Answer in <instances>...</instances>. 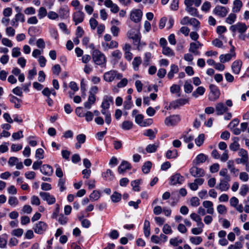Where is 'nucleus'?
<instances>
[{
    "instance_id": "f257e3e1",
    "label": "nucleus",
    "mask_w": 249,
    "mask_h": 249,
    "mask_svg": "<svg viewBox=\"0 0 249 249\" xmlns=\"http://www.w3.org/2000/svg\"><path fill=\"white\" fill-rule=\"evenodd\" d=\"M123 75L122 74L115 70H111L106 72L103 76L104 80L107 82H111L115 79H121Z\"/></svg>"
},
{
    "instance_id": "f03ea898",
    "label": "nucleus",
    "mask_w": 249,
    "mask_h": 249,
    "mask_svg": "<svg viewBox=\"0 0 249 249\" xmlns=\"http://www.w3.org/2000/svg\"><path fill=\"white\" fill-rule=\"evenodd\" d=\"M92 57L93 61L97 65H102L106 63V59L104 54L98 50L93 51Z\"/></svg>"
},
{
    "instance_id": "7ed1b4c3",
    "label": "nucleus",
    "mask_w": 249,
    "mask_h": 249,
    "mask_svg": "<svg viewBox=\"0 0 249 249\" xmlns=\"http://www.w3.org/2000/svg\"><path fill=\"white\" fill-rule=\"evenodd\" d=\"M127 36L129 39L132 40L134 45L135 43H139L142 37L140 30L134 28L130 29L127 32Z\"/></svg>"
},
{
    "instance_id": "20e7f679",
    "label": "nucleus",
    "mask_w": 249,
    "mask_h": 249,
    "mask_svg": "<svg viewBox=\"0 0 249 249\" xmlns=\"http://www.w3.org/2000/svg\"><path fill=\"white\" fill-rule=\"evenodd\" d=\"M248 29V26L245 23L238 22L231 25L230 30L232 32L233 35H235L236 32L240 34H244Z\"/></svg>"
},
{
    "instance_id": "39448f33",
    "label": "nucleus",
    "mask_w": 249,
    "mask_h": 249,
    "mask_svg": "<svg viewBox=\"0 0 249 249\" xmlns=\"http://www.w3.org/2000/svg\"><path fill=\"white\" fill-rule=\"evenodd\" d=\"M229 12V8L221 5H216L213 10V13L220 18L225 17Z\"/></svg>"
},
{
    "instance_id": "423d86ee",
    "label": "nucleus",
    "mask_w": 249,
    "mask_h": 249,
    "mask_svg": "<svg viewBox=\"0 0 249 249\" xmlns=\"http://www.w3.org/2000/svg\"><path fill=\"white\" fill-rule=\"evenodd\" d=\"M184 180V178L179 173H176L169 178L170 185H178L181 184Z\"/></svg>"
},
{
    "instance_id": "0eeeda50",
    "label": "nucleus",
    "mask_w": 249,
    "mask_h": 249,
    "mask_svg": "<svg viewBox=\"0 0 249 249\" xmlns=\"http://www.w3.org/2000/svg\"><path fill=\"white\" fill-rule=\"evenodd\" d=\"M235 48L232 47L231 48L230 53H227L225 54H221L219 56V60L221 63H226L231 60L232 57H235L236 53L234 51Z\"/></svg>"
},
{
    "instance_id": "6e6552de",
    "label": "nucleus",
    "mask_w": 249,
    "mask_h": 249,
    "mask_svg": "<svg viewBox=\"0 0 249 249\" xmlns=\"http://www.w3.org/2000/svg\"><path fill=\"white\" fill-rule=\"evenodd\" d=\"M142 16V12L140 9H134L132 10L130 14L131 20L135 23H138L141 20Z\"/></svg>"
},
{
    "instance_id": "1a4fd4ad",
    "label": "nucleus",
    "mask_w": 249,
    "mask_h": 249,
    "mask_svg": "<svg viewBox=\"0 0 249 249\" xmlns=\"http://www.w3.org/2000/svg\"><path fill=\"white\" fill-rule=\"evenodd\" d=\"M180 120L179 115H172L167 117L165 119L164 123L167 126H173L176 125Z\"/></svg>"
},
{
    "instance_id": "9d476101",
    "label": "nucleus",
    "mask_w": 249,
    "mask_h": 249,
    "mask_svg": "<svg viewBox=\"0 0 249 249\" xmlns=\"http://www.w3.org/2000/svg\"><path fill=\"white\" fill-rule=\"evenodd\" d=\"M47 225L43 221H39L37 223L33 229L35 232L37 234H42L46 230Z\"/></svg>"
},
{
    "instance_id": "9b49d317",
    "label": "nucleus",
    "mask_w": 249,
    "mask_h": 249,
    "mask_svg": "<svg viewBox=\"0 0 249 249\" xmlns=\"http://www.w3.org/2000/svg\"><path fill=\"white\" fill-rule=\"evenodd\" d=\"M40 196L43 200L46 201L49 205L54 204L55 202V197L49 193L41 192L39 193Z\"/></svg>"
},
{
    "instance_id": "f8f14e48",
    "label": "nucleus",
    "mask_w": 249,
    "mask_h": 249,
    "mask_svg": "<svg viewBox=\"0 0 249 249\" xmlns=\"http://www.w3.org/2000/svg\"><path fill=\"white\" fill-rule=\"evenodd\" d=\"M188 102V100L187 99H178L170 103L169 107V108L176 109L184 105Z\"/></svg>"
},
{
    "instance_id": "ddd939ff",
    "label": "nucleus",
    "mask_w": 249,
    "mask_h": 249,
    "mask_svg": "<svg viewBox=\"0 0 249 249\" xmlns=\"http://www.w3.org/2000/svg\"><path fill=\"white\" fill-rule=\"evenodd\" d=\"M215 111L216 115H222L226 113L228 110V108L223 103L219 102L215 105Z\"/></svg>"
},
{
    "instance_id": "4468645a",
    "label": "nucleus",
    "mask_w": 249,
    "mask_h": 249,
    "mask_svg": "<svg viewBox=\"0 0 249 249\" xmlns=\"http://www.w3.org/2000/svg\"><path fill=\"white\" fill-rule=\"evenodd\" d=\"M210 89L211 90V93L210 98L211 100L214 101L217 99L220 95V92L217 87L214 85H210Z\"/></svg>"
},
{
    "instance_id": "2eb2a0df",
    "label": "nucleus",
    "mask_w": 249,
    "mask_h": 249,
    "mask_svg": "<svg viewBox=\"0 0 249 249\" xmlns=\"http://www.w3.org/2000/svg\"><path fill=\"white\" fill-rule=\"evenodd\" d=\"M85 14L81 11H78L75 12L73 15V20L75 24L77 25L82 22L84 18Z\"/></svg>"
},
{
    "instance_id": "dca6fc26",
    "label": "nucleus",
    "mask_w": 249,
    "mask_h": 249,
    "mask_svg": "<svg viewBox=\"0 0 249 249\" xmlns=\"http://www.w3.org/2000/svg\"><path fill=\"white\" fill-rule=\"evenodd\" d=\"M104 4L107 7L109 8L111 12L113 13H117L119 11L118 5L114 3L111 0H105Z\"/></svg>"
},
{
    "instance_id": "f3484780",
    "label": "nucleus",
    "mask_w": 249,
    "mask_h": 249,
    "mask_svg": "<svg viewBox=\"0 0 249 249\" xmlns=\"http://www.w3.org/2000/svg\"><path fill=\"white\" fill-rule=\"evenodd\" d=\"M242 65V62L240 60L234 61L231 65V69L233 73L238 74L240 73Z\"/></svg>"
},
{
    "instance_id": "a211bd4d",
    "label": "nucleus",
    "mask_w": 249,
    "mask_h": 249,
    "mask_svg": "<svg viewBox=\"0 0 249 249\" xmlns=\"http://www.w3.org/2000/svg\"><path fill=\"white\" fill-rule=\"evenodd\" d=\"M113 102V98L110 96H105L104 97L103 102L101 105L102 108L108 109L110 107V103Z\"/></svg>"
},
{
    "instance_id": "6ab92c4d",
    "label": "nucleus",
    "mask_w": 249,
    "mask_h": 249,
    "mask_svg": "<svg viewBox=\"0 0 249 249\" xmlns=\"http://www.w3.org/2000/svg\"><path fill=\"white\" fill-rule=\"evenodd\" d=\"M95 100L96 98L95 95L91 93V92H89L88 100L84 104L85 107L86 108L90 109L91 108V105L95 103Z\"/></svg>"
},
{
    "instance_id": "aec40b11",
    "label": "nucleus",
    "mask_w": 249,
    "mask_h": 249,
    "mask_svg": "<svg viewBox=\"0 0 249 249\" xmlns=\"http://www.w3.org/2000/svg\"><path fill=\"white\" fill-rule=\"evenodd\" d=\"M202 204L203 207L207 209V213L211 214L213 213L214 209L213 208V203L212 202L209 200H205L203 202Z\"/></svg>"
},
{
    "instance_id": "412c9836",
    "label": "nucleus",
    "mask_w": 249,
    "mask_h": 249,
    "mask_svg": "<svg viewBox=\"0 0 249 249\" xmlns=\"http://www.w3.org/2000/svg\"><path fill=\"white\" fill-rule=\"evenodd\" d=\"M243 6V3L241 0H234L233 2L232 11L233 13H238Z\"/></svg>"
},
{
    "instance_id": "4be33fe9",
    "label": "nucleus",
    "mask_w": 249,
    "mask_h": 249,
    "mask_svg": "<svg viewBox=\"0 0 249 249\" xmlns=\"http://www.w3.org/2000/svg\"><path fill=\"white\" fill-rule=\"evenodd\" d=\"M131 169V164L126 160H123L118 167V171H125Z\"/></svg>"
},
{
    "instance_id": "5701e85b",
    "label": "nucleus",
    "mask_w": 249,
    "mask_h": 249,
    "mask_svg": "<svg viewBox=\"0 0 249 249\" xmlns=\"http://www.w3.org/2000/svg\"><path fill=\"white\" fill-rule=\"evenodd\" d=\"M229 181L227 180H221L219 184L216 188L220 190L221 191H227L229 189V184H228Z\"/></svg>"
},
{
    "instance_id": "b1692460",
    "label": "nucleus",
    "mask_w": 249,
    "mask_h": 249,
    "mask_svg": "<svg viewBox=\"0 0 249 249\" xmlns=\"http://www.w3.org/2000/svg\"><path fill=\"white\" fill-rule=\"evenodd\" d=\"M157 132L158 130L157 128H155L153 130L151 129H148L144 132L143 135L145 136L148 137L150 140H153L155 138V135Z\"/></svg>"
},
{
    "instance_id": "393cba45",
    "label": "nucleus",
    "mask_w": 249,
    "mask_h": 249,
    "mask_svg": "<svg viewBox=\"0 0 249 249\" xmlns=\"http://www.w3.org/2000/svg\"><path fill=\"white\" fill-rule=\"evenodd\" d=\"M10 97V101L14 104V107L15 108H19L20 107V103H21L22 101L21 99L18 98L17 97L10 94L9 95Z\"/></svg>"
},
{
    "instance_id": "a878e982",
    "label": "nucleus",
    "mask_w": 249,
    "mask_h": 249,
    "mask_svg": "<svg viewBox=\"0 0 249 249\" xmlns=\"http://www.w3.org/2000/svg\"><path fill=\"white\" fill-rule=\"evenodd\" d=\"M207 159V157L204 154H200L198 155L195 160L193 161L195 165H196L200 163H203Z\"/></svg>"
},
{
    "instance_id": "bb28decb",
    "label": "nucleus",
    "mask_w": 249,
    "mask_h": 249,
    "mask_svg": "<svg viewBox=\"0 0 249 249\" xmlns=\"http://www.w3.org/2000/svg\"><path fill=\"white\" fill-rule=\"evenodd\" d=\"M198 49L197 46L195 42H191L190 44L189 51L194 53L195 55H199L200 54V52L197 50Z\"/></svg>"
},
{
    "instance_id": "cd10ccee",
    "label": "nucleus",
    "mask_w": 249,
    "mask_h": 249,
    "mask_svg": "<svg viewBox=\"0 0 249 249\" xmlns=\"http://www.w3.org/2000/svg\"><path fill=\"white\" fill-rule=\"evenodd\" d=\"M142 63V59L140 56L135 57L132 62V65L134 70L135 71L139 70V67Z\"/></svg>"
},
{
    "instance_id": "c85d7f7f",
    "label": "nucleus",
    "mask_w": 249,
    "mask_h": 249,
    "mask_svg": "<svg viewBox=\"0 0 249 249\" xmlns=\"http://www.w3.org/2000/svg\"><path fill=\"white\" fill-rule=\"evenodd\" d=\"M143 232L144 235L148 237L150 234V222L147 220H145L143 227Z\"/></svg>"
},
{
    "instance_id": "c756f323",
    "label": "nucleus",
    "mask_w": 249,
    "mask_h": 249,
    "mask_svg": "<svg viewBox=\"0 0 249 249\" xmlns=\"http://www.w3.org/2000/svg\"><path fill=\"white\" fill-rule=\"evenodd\" d=\"M178 156V151L176 149L168 150L166 153V157L168 159H175Z\"/></svg>"
},
{
    "instance_id": "7c9ffc66",
    "label": "nucleus",
    "mask_w": 249,
    "mask_h": 249,
    "mask_svg": "<svg viewBox=\"0 0 249 249\" xmlns=\"http://www.w3.org/2000/svg\"><path fill=\"white\" fill-rule=\"evenodd\" d=\"M233 140V142L230 145L229 147L231 150L236 151L239 149L240 146L238 142L239 139L237 137H234Z\"/></svg>"
},
{
    "instance_id": "2f4dec72",
    "label": "nucleus",
    "mask_w": 249,
    "mask_h": 249,
    "mask_svg": "<svg viewBox=\"0 0 249 249\" xmlns=\"http://www.w3.org/2000/svg\"><path fill=\"white\" fill-rule=\"evenodd\" d=\"M205 91V89L203 87H198L195 91H194L192 95L195 97L197 98L198 97L199 95H202Z\"/></svg>"
},
{
    "instance_id": "473e14b6",
    "label": "nucleus",
    "mask_w": 249,
    "mask_h": 249,
    "mask_svg": "<svg viewBox=\"0 0 249 249\" xmlns=\"http://www.w3.org/2000/svg\"><path fill=\"white\" fill-rule=\"evenodd\" d=\"M238 155L243 159V160L248 161L249 160V155L247 150L241 148L239 150Z\"/></svg>"
},
{
    "instance_id": "72a5a7b5",
    "label": "nucleus",
    "mask_w": 249,
    "mask_h": 249,
    "mask_svg": "<svg viewBox=\"0 0 249 249\" xmlns=\"http://www.w3.org/2000/svg\"><path fill=\"white\" fill-rule=\"evenodd\" d=\"M133 124L131 121H125L121 124V128L125 130L131 129L133 127Z\"/></svg>"
},
{
    "instance_id": "f704fd0d",
    "label": "nucleus",
    "mask_w": 249,
    "mask_h": 249,
    "mask_svg": "<svg viewBox=\"0 0 249 249\" xmlns=\"http://www.w3.org/2000/svg\"><path fill=\"white\" fill-rule=\"evenodd\" d=\"M237 18L236 15L234 13L230 14L226 18V22L229 24L233 23Z\"/></svg>"
},
{
    "instance_id": "c9c22d12",
    "label": "nucleus",
    "mask_w": 249,
    "mask_h": 249,
    "mask_svg": "<svg viewBox=\"0 0 249 249\" xmlns=\"http://www.w3.org/2000/svg\"><path fill=\"white\" fill-rule=\"evenodd\" d=\"M162 53L167 56H174L175 55V53L174 51L169 47L166 46L162 48Z\"/></svg>"
},
{
    "instance_id": "e433bc0d",
    "label": "nucleus",
    "mask_w": 249,
    "mask_h": 249,
    "mask_svg": "<svg viewBox=\"0 0 249 249\" xmlns=\"http://www.w3.org/2000/svg\"><path fill=\"white\" fill-rule=\"evenodd\" d=\"M100 196L101 194L99 191L97 190H94L89 195V198L91 201H94L97 200Z\"/></svg>"
},
{
    "instance_id": "4c0bfd02",
    "label": "nucleus",
    "mask_w": 249,
    "mask_h": 249,
    "mask_svg": "<svg viewBox=\"0 0 249 249\" xmlns=\"http://www.w3.org/2000/svg\"><path fill=\"white\" fill-rule=\"evenodd\" d=\"M158 147L159 143L149 144L146 146L145 150L147 153H154L156 151Z\"/></svg>"
},
{
    "instance_id": "58836bf2",
    "label": "nucleus",
    "mask_w": 249,
    "mask_h": 249,
    "mask_svg": "<svg viewBox=\"0 0 249 249\" xmlns=\"http://www.w3.org/2000/svg\"><path fill=\"white\" fill-rule=\"evenodd\" d=\"M151 53L149 52H146L144 54L143 58V65L145 67H147L150 64V60L151 58Z\"/></svg>"
},
{
    "instance_id": "ea45409f",
    "label": "nucleus",
    "mask_w": 249,
    "mask_h": 249,
    "mask_svg": "<svg viewBox=\"0 0 249 249\" xmlns=\"http://www.w3.org/2000/svg\"><path fill=\"white\" fill-rule=\"evenodd\" d=\"M47 10L43 7H41L38 10V17L39 19H41L47 15Z\"/></svg>"
},
{
    "instance_id": "a19ab883",
    "label": "nucleus",
    "mask_w": 249,
    "mask_h": 249,
    "mask_svg": "<svg viewBox=\"0 0 249 249\" xmlns=\"http://www.w3.org/2000/svg\"><path fill=\"white\" fill-rule=\"evenodd\" d=\"M185 10L189 13L191 15L195 17L198 16L197 10L193 7H186Z\"/></svg>"
},
{
    "instance_id": "79ce46f5",
    "label": "nucleus",
    "mask_w": 249,
    "mask_h": 249,
    "mask_svg": "<svg viewBox=\"0 0 249 249\" xmlns=\"http://www.w3.org/2000/svg\"><path fill=\"white\" fill-rule=\"evenodd\" d=\"M111 199L113 202H118L121 199V195L116 192H114L111 196Z\"/></svg>"
},
{
    "instance_id": "37998d69",
    "label": "nucleus",
    "mask_w": 249,
    "mask_h": 249,
    "mask_svg": "<svg viewBox=\"0 0 249 249\" xmlns=\"http://www.w3.org/2000/svg\"><path fill=\"white\" fill-rule=\"evenodd\" d=\"M204 141V135L203 134H200L198 135L197 138L195 139L196 144L198 146H201Z\"/></svg>"
},
{
    "instance_id": "c03bdc74",
    "label": "nucleus",
    "mask_w": 249,
    "mask_h": 249,
    "mask_svg": "<svg viewBox=\"0 0 249 249\" xmlns=\"http://www.w3.org/2000/svg\"><path fill=\"white\" fill-rule=\"evenodd\" d=\"M190 241L192 244L197 245L202 242V238L200 236L191 237Z\"/></svg>"
},
{
    "instance_id": "a18cd8bd",
    "label": "nucleus",
    "mask_w": 249,
    "mask_h": 249,
    "mask_svg": "<svg viewBox=\"0 0 249 249\" xmlns=\"http://www.w3.org/2000/svg\"><path fill=\"white\" fill-rule=\"evenodd\" d=\"M194 138L193 136L189 135L188 133L182 135L180 137V139H183V141L185 143H189L194 140Z\"/></svg>"
},
{
    "instance_id": "49530a36",
    "label": "nucleus",
    "mask_w": 249,
    "mask_h": 249,
    "mask_svg": "<svg viewBox=\"0 0 249 249\" xmlns=\"http://www.w3.org/2000/svg\"><path fill=\"white\" fill-rule=\"evenodd\" d=\"M249 191V186L247 184H244L240 187L239 194L242 196H245Z\"/></svg>"
},
{
    "instance_id": "de8ad7c7",
    "label": "nucleus",
    "mask_w": 249,
    "mask_h": 249,
    "mask_svg": "<svg viewBox=\"0 0 249 249\" xmlns=\"http://www.w3.org/2000/svg\"><path fill=\"white\" fill-rule=\"evenodd\" d=\"M184 91L186 93H191L193 89V86L190 84V82L186 81L185 82L184 85Z\"/></svg>"
},
{
    "instance_id": "09e8293b",
    "label": "nucleus",
    "mask_w": 249,
    "mask_h": 249,
    "mask_svg": "<svg viewBox=\"0 0 249 249\" xmlns=\"http://www.w3.org/2000/svg\"><path fill=\"white\" fill-rule=\"evenodd\" d=\"M162 231L165 234H171L173 232L170 226L167 224H165L163 225Z\"/></svg>"
},
{
    "instance_id": "8fccbe9b",
    "label": "nucleus",
    "mask_w": 249,
    "mask_h": 249,
    "mask_svg": "<svg viewBox=\"0 0 249 249\" xmlns=\"http://www.w3.org/2000/svg\"><path fill=\"white\" fill-rule=\"evenodd\" d=\"M57 220L61 225H65L68 222V218L63 214H61L58 215Z\"/></svg>"
},
{
    "instance_id": "3c124183",
    "label": "nucleus",
    "mask_w": 249,
    "mask_h": 249,
    "mask_svg": "<svg viewBox=\"0 0 249 249\" xmlns=\"http://www.w3.org/2000/svg\"><path fill=\"white\" fill-rule=\"evenodd\" d=\"M6 235L0 236V248H5L7 245Z\"/></svg>"
},
{
    "instance_id": "603ef678",
    "label": "nucleus",
    "mask_w": 249,
    "mask_h": 249,
    "mask_svg": "<svg viewBox=\"0 0 249 249\" xmlns=\"http://www.w3.org/2000/svg\"><path fill=\"white\" fill-rule=\"evenodd\" d=\"M190 204L193 207H197L200 204L199 199L197 197L194 196L191 198Z\"/></svg>"
},
{
    "instance_id": "864d4df0",
    "label": "nucleus",
    "mask_w": 249,
    "mask_h": 249,
    "mask_svg": "<svg viewBox=\"0 0 249 249\" xmlns=\"http://www.w3.org/2000/svg\"><path fill=\"white\" fill-rule=\"evenodd\" d=\"M243 248V244L240 242H236L234 244L231 245L228 249H241Z\"/></svg>"
},
{
    "instance_id": "5fc2aeb1",
    "label": "nucleus",
    "mask_w": 249,
    "mask_h": 249,
    "mask_svg": "<svg viewBox=\"0 0 249 249\" xmlns=\"http://www.w3.org/2000/svg\"><path fill=\"white\" fill-rule=\"evenodd\" d=\"M140 180H133L131 182V185L133 188V190L135 191H140Z\"/></svg>"
},
{
    "instance_id": "6e6d98bb",
    "label": "nucleus",
    "mask_w": 249,
    "mask_h": 249,
    "mask_svg": "<svg viewBox=\"0 0 249 249\" xmlns=\"http://www.w3.org/2000/svg\"><path fill=\"white\" fill-rule=\"evenodd\" d=\"M32 208L31 206L25 205L23 207L21 211L22 213L30 214L32 213Z\"/></svg>"
},
{
    "instance_id": "4d7b16f0",
    "label": "nucleus",
    "mask_w": 249,
    "mask_h": 249,
    "mask_svg": "<svg viewBox=\"0 0 249 249\" xmlns=\"http://www.w3.org/2000/svg\"><path fill=\"white\" fill-rule=\"evenodd\" d=\"M190 24L193 26L195 28L198 29L199 28L200 22L196 18H191L190 20Z\"/></svg>"
},
{
    "instance_id": "13d9d810",
    "label": "nucleus",
    "mask_w": 249,
    "mask_h": 249,
    "mask_svg": "<svg viewBox=\"0 0 249 249\" xmlns=\"http://www.w3.org/2000/svg\"><path fill=\"white\" fill-rule=\"evenodd\" d=\"M152 167V162L150 161L145 162L142 166V171H149Z\"/></svg>"
},
{
    "instance_id": "bf43d9fd",
    "label": "nucleus",
    "mask_w": 249,
    "mask_h": 249,
    "mask_svg": "<svg viewBox=\"0 0 249 249\" xmlns=\"http://www.w3.org/2000/svg\"><path fill=\"white\" fill-rule=\"evenodd\" d=\"M23 233V230L22 229H17L14 230L12 232V234L17 237H20Z\"/></svg>"
},
{
    "instance_id": "052dcab7",
    "label": "nucleus",
    "mask_w": 249,
    "mask_h": 249,
    "mask_svg": "<svg viewBox=\"0 0 249 249\" xmlns=\"http://www.w3.org/2000/svg\"><path fill=\"white\" fill-rule=\"evenodd\" d=\"M43 153L44 150L42 148H38L36 151V158L38 159H43Z\"/></svg>"
},
{
    "instance_id": "680f3d73",
    "label": "nucleus",
    "mask_w": 249,
    "mask_h": 249,
    "mask_svg": "<svg viewBox=\"0 0 249 249\" xmlns=\"http://www.w3.org/2000/svg\"><path fill=\"white\" fill-rule=\"evenodd\" d=\"M182 243V240L179 239L178 240V238H171L170 240V243L171 245H173V246H177L178 244H181Z\"/></svg>"
},
{
    "instance_id": "e2e57ef3",
    "label": "nucleus",
    "mask_w": 249,
    "mask_h": 249,
    "mask_svg": "<svg viewBox=\"0 0 249 249\" xmlns=\"http://www.w3.org/2000/svg\"><path fill=\"white\" fill-rule=\"evenodd\" d=\"M211 7V5L210 2L206 1L204 2L201 7V10L205 12H207L209 11L210 8Z\"/></svg>"
},
{
    "instance_id": "0e129e2a",
    "label": "nucleus",
    "mask_w": 249,
    "mask_h": 249,
    "mask_svg": "<svg viewBox=\"0 0 249 249\" xmlns=\"http://www.w3.org/2000/svg\"><path fill=\"white\" fill-rule=\"evenodd\" d=\"M180 87L176 84H174L170 87V92L172 93H178L180 91Z\"/></svg>"
},
{
    "instance_id": "69168bd1",
    "label": "nucleus",
    "mask_w": 249,
    "mask_h": 249,
    "mask_svg": "<svg viewBox=\"0 0 249 249\" xmlns=\"http://www.w3.org/2000/svg\"><path fill=\"white\" fill-rule=\"evenodd\" d=\"M21 54L20 48L18 47H15L12 49V55L13 57H17Z\"/></svg>"
},
{
    "instance_id": "338daca9",
    "label": "nucleus",
    "mask_w": 249,
    "mask_h": 249,
    "mask_svg": "<svg viewBox=\"0 0 249 249\" xmlns=\"http://www.w3.org/2000/svg\"><path fill=\"white\" fill-rule=\"evenodd\" d=\"M31 202L32 205H35L36 206H38L40 203L39 198L36 196H32L31 198Z\"/></svg>"
},
{
    "instance_id": "774afa93",
    "label": "nucleus",
    "mask_w": 249,
    "mask_h": 249,
    "mask_svg": "<svg viewBox=\"0 0 249 249\" xmlns=\"http://www.w3.org/2000/svg\"><path fill=\"white\" fill-rule=\"evenodd\" d=\"M12 92L14 94L19 96L20 97H22L23 95V93L22 91V89L19 87H17L12 90Z\"/></svg>"
}]
</instances>
